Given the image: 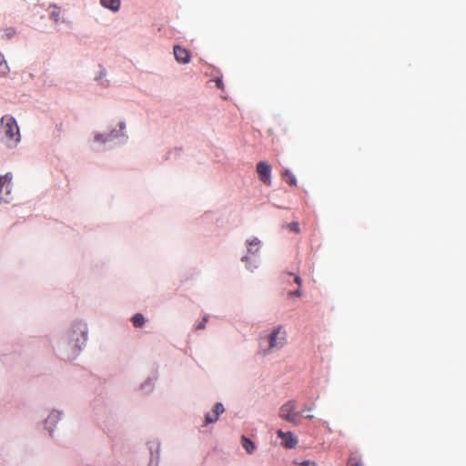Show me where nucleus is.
I'll return each mask as SVG.
<instances>
[{"label": "nucleus", "instance_id": "obj_1", "mask_svg": "<svg viewBox=\"0 0 466 466\" xmlns=\"http://www.w3.org/2000/svg\"><path fill=\"white\" fill-rule=\"evenodd\" d=\"M287 343V332L282 326L275 327L271 332L258 339L259 350L263 355L279 350Z\"/></svg>", "mask_w": 466, "mask_h": 466}, {"label": "nucleus", "instance_id": "obj_25", "mask_svg": "<svg viewBox=\"0 0 466 466\" xmlns=\"http://www.w3.org/2000/svg\"><path fill=\"white\" fill-rule=\"evenodd\" d=\"M158 450H159V444H157V447H156V457L157 458L158 456Z\"/></svg>", "mask_w": 466, "mask_h": 466}, {"label": "nucleus", "instance_id": "obj_3", "mask_svg": "<svg viewBox=\"0 0 466 466\" xmlns=\"http://www.w3.org/2000/svg\"><path fill=\"white\" fill-rule=\"evenodd\" d=\"M64 418V410L59 409H52L42 421L43 429L47 434L53 438L56 433V427L60 420Z\"/></svg>", "mask_w": 466, "mask_h": 466}, {"label": "nucleus", "instance_id": "obj_22", "mask_svg": "<svg viewBox=\"0 0 466 466\" xmlns=\"http://www.w3.org/2000/svg\"><path fill=\"white\" fill-rule=\"evenodd\" d=\"M216 85H217V86H218V88H220V89H222V88H223V86H224V85H223L222 80H221V79H219V78H218V79L216 80Z\"/></svg>", "mask_w": 466, "mask_h": 466}, {"label": "nucleus", "instance_id": "obj_20", "mask_svg": "<svg viewBox=\"0 0 466 466\" xmlns=\"http://www.w3.org/2000/svg\"><path fill=\"white\" fill-rule=\"evenodd\" d=\"M208 322V317H205L203 320L197 326L198 329H203Z\"/></svg>", "mask_w": 466, "mask_h": 466}, {"label": "nucleus", "instance_id": "obj_24", "mask_svg": "<svg viewBox=\"0 0 466 466\" xmlns=\"http://www.w3.org/2000/svg\"><path fill=\"white\" fill-rule=\"evenodd\" d=\"M149 450H150V455L152 457L151 461H150V465H151L153 463L154 451H153V449L151 447L149 448Z\"/></svg>", "mask_w": 466, "mask_h": 466}, {"label": "nucleus", "instance_id": "obj_14", "mask_svg": "<svg viewBox=\"0 0 466 466\" xmlns=\"http://www.w3.org/2000/svg\"><path fill=\"white\" fill-rule=\"evenodd\" d=\"M9 72V66L5 60L4 56L0 53V76H5Z\"/></svg>", "mask_w": 466, "mask_h": 466}, {"label": "nucleus", "instance_id": "obj_26", "mask_svg": "<svg viewBox=\"0 0 466 466\" xmlns=\"http://www.w3.org/2000/svg\"><path fill=\"white\" fill-rule=\"evenodd\" d=\"M303 464H304V465H309V464L314 465V463H312V462H310V461H308L303 462Z\"/></svg>", "mask_w": 466, "mask_h": 466}, {"label": "nucleus", "instance_id": "obj_10", "mask_svg": "<svg viewBox=\"0 0 466 466\" xmlns=\"http://www.w3.org/2000/svg\"><path fill=\"white\" fill-rule=\"evenodd\" d=\"M282 179L291 187L297 186L296 177L291 173L289 169H284L281 173Z\"/></svg>", "mask_w": 466, "mask_h": 466}, {"label": "nucleus", "instance_id": "obj_19", "mask_svg": "<svg viewBox=\"0 0 466 466\" xmlns=\"http://www.w3.org/2000/svg\"><path fill=\"white\" fill-rule=\"evenodd\" d=\"M50 15L55 21H58L60 12L56 7H55V9L51 12Z\"/></svg>", "mask_w": 466, "mask_h": 466}, {"label": "nucleus", "instance_id": "obj_4", "mask_svg": "<svg viewBox=\"0 0 466 466\" xmlns=\"http://www.w3.org/2000/svg\"><path fill=\"white\" fill-rule=\"evenodd\" d=\"M295 410V403L289 401L279 409V417L293 424H299V417L304 414V410L299 413Z\"/></svg>", "mask_w": 466, "mask_h": 466}, {"label": "nucleus", "instance_id": "obj_21", "mask_svg": "<svg viewBox=\"0 0 466 466\" xmlns=\"http://www.w3.org/2000/svg\"><path fill=\"white\" fill-rule=\"evenodd\" d=\"M289 296H297V297H300L301 296V290L299 289L295 291H291L289 293Z\"/></svg>", "mask_w": 466, "mask_h": 466}, {"label": "nucleus", "instance_id": "obj_18", "mask_svg": "<svg viewBox=\"0 0 466 466\" xmlns=\"http://www.w3.org/2000/svg\"><path fill=\"white\" fill-rule=\"evenodd\" d=\"M348 466H361V463L355 456H351L349 459Z\"/></svg>", "mask_w": 466, "mask_h": 466}, {"label": "nucleus", "instance_id": "obj_7", "mask_svg": "<svg viewBox=\"0 0 466 466\" xmlns=\"http://www.w3.org/2000/svg\"><path fill=\"white\" fill-rule=\"evenodd\" d=\"M225 411L224 406L222 403L218 402L215 404L213 410L211 411H208L205 414V422L202 427H206L208 424H212L218 421L219 416Z\"/></svg>", "mask_w": 466, "mask_h": 466}, {"label": "nucleus", "instance_id": "obj_13", "mask_svg": "<svg viewBox=\"0 0 466 466\" xmlns=\"http://www.w3.org/2000/svg\"><path fill=\"white\" fill-rule=\"evenodd\" d=\"M138 389L142 393L147 394L154 390V384L152 383V380H144L141 382Z\"/></svg>", "mask_w": 466, "mask_h": 466}, {"label": "nucleus", "instance_id": "obj_6", "mask_svg": "<svg viewBox=\"0 0 466 466\" xmlns=\"http://www.w3.org/2000/svg\"><path fill=\"white\" fill-rule=\"evenodd\" d=\"M271 166L266 161H259L257 163L256 171L259 180L266 186H271Z\"/></svg>", "mask_w": 466, "mask_h": 466}, {"label": "nucleus", "instance_id": "obj_27", "mask_svg": "<svg viewBox=\"0 0 466 466\" xmlns=\"http://www.w3.org/2000/svg\"><path fill=\"white\" fill-rule=\"evenodd\" d=\"M313 417H314V416H313V415H311V414H308V415H306V418H309V419H312Z\"/></svg>", "mask_w": 466, "mask_h": 466}, {"label": "nucleus", "instance_id": "obj_11", "mask_svg": "<svg viewBox=\"0 0 466 466\" xmlns=\"http://www.w3.org/2000/svg\"><path fill=\"white\" fill-rule=\"evenodd\" d=\"M100 4L113 12L118 11L120 7V0H100Z\"/></svg>", "mask_w": 466, "mask_h": 466}, {"label": "nucleus", "instance_id": "obj_5", "mask_svg": "<svg viewBox=\"0 0 466 466\" xmlns=\"http://www.w3.org/2000/svg\"><path fill=\"white\" fill-rule=\"evenodd\" d=\"M11 179L10 174L0 177V202L9 203L13 199Z\"/></svg>", "mask_w": 466, "mask_h": 466}, {"label": "nucleus", "instance_id": "obj_8", "mask_svg": "<svg viewBox=\"0 0 466 466\" xmlns=\"http://www.w3.org/2000/svg\"><path fill=\"white\" fill-rule=\"evenodd\" d=\"M277 434L282 440V445L286 448H294L298 443L297 438L290 431L284 432L281 430H279Z\"/></svg>", "mask_w": 466, "mask_h": 466}, {"label": "nucleus", "instance_id": "obj_9", "mask_svg": "<svg viewBox=\"0 0 466 466\" xmlns=\"http://www.w3.org/2000/svg\"><path fill=\"white\" fill-rule=\"evenodd\" d=\"M173 50H174V56L177 62L182 63V64L189 63L190 54L187 49L182 48L178 46H175Z\"/></svg>", "mask_w": 466, "mask_h": 466}, {"label": "nucleus", "instance_id": "obj_15", "mask_svg": "<svg viewBox=\"0 0 466 466\" xmlns=\"http://www.w3.org/2000/svg\"><path fill=\"white\" fill-rule=\"evenodd\" d=\"M132 323L135 327H142L145 323V318L142 314L137 313L132 318Z\"/></svg>", "mask_w": 466, "mask_h": 466}, {"label": "nucleus", "instance_id": "obj_17", "mask_svg": "<svg viewBox=\"0 0 466 466\" xmlns=\"http://www.w3.org/2000/svg\"><path fill=\"white\" fill-rule=\"evenodd\" d=\"M259 241L258 238H254L253 240L248 242V251H253V248L255 251L258 248Z\"/></svg>", "mask_w": 466, "mask_h": 466}, {"label": "nucleus", "instance_id": "obj_2", "mask_svg": "<svg viewBox=\"0 0 466 466\" xmlns=\"http://www.w3.org/2000/svg\"><path fill=\"white\" fill-rule=\"evenodd\" d=\"M1 139L8 147H15L20 141V131L15 119L9 116H4L0 123Z\"/></svg>", "mask_w": 466, "mask_h": 466}, {"label": "nucleus", "instance_id": "obj_23", "mask_svg": "<svg viewBox=\"0 0 466 466\" xmlns=\"http://www.w3.org/2000/svg\"><path fill=\"white\" fill-rule=\"evenodd\" d=\"M294 280L299 287L302 285V279L299 276H296Z\"/></svg>", "mask_w": 466, "mask_h": 466}, {"label": "nucleus", "instance_id": "obj_16", "mask_svg": "<svg viewBox=\"0 0 466 466\" xmlns=\"http://www.w3.org/2000/svg\"><path fill=\"white\" fill-rule=\"evenodd\" d=\"M286 228H289V230L296 232V233L300 232L299 224L298 222H291V223L288 224L286 226Z\"/></svg>", "mask_w": 466, "mask_h": 466}, {"label": "nucleus", "instance_id": "obj_12", "mask_svg": "<svg viewBox=\"0 0 466 466\" xmlns=\"http://www.w3.org/2000/svg\"><path fill=\"white\" fill-rule=\"evenodd\" d=\"M241 444H242V447L245 449V451L248 454H252L256 450L255 443L250 439L247 438L246 436H242Z\"/></svg>", "mask_w": 466, "mask_h": 466}]
</instances>
